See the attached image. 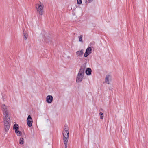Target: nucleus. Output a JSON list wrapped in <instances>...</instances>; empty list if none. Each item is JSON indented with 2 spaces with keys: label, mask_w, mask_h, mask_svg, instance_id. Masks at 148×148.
I'll use <instances>...</instances> for the list:
<instances>
[{
  "label": "nucleus",
  "mask_w": 148,
  "mask_h": 148,
  "mask_svg": "<svg viewBox=\"0 0 148 148\" xmlns=\"http://www.w3.org/2000/svg\"><path fill=\"white\" fill-rule=\"evenodd\" d=\"M24 142V140L23 138H21L20 139L19 143L20 144H23Z\"/></svg>",
  "instance_id": "nucleus-15"
},
{
  "label": "nucleus",
  "mask_w": 148,
  "mask_h": 148,
  "mask_svg": "<svg viewBox=\"0 0 148 148\" xmlns=\"http://www.w3.org/2000/svg\"><path fill=\"white\" fill-rule=\"evenodd\" d=\"M92 49L91 47H89L86 50V51H87L89 54L91 53Z\"/></svg>",
  "instance_id": "nucleus-13"
},
{
  "label": "nucleus",
  "mask_w": 148,
  "mask_h": 148,
  "mask_svg": "<svg viewBox=\"0 0 148 148\" xmlns=\"http://www.w3.org/2000/svg\"><path fill=\"white\" fill-rule=\"evenodd\" d=\"M83 54V52L82 50L78 51L76 52V54L79 57H81Z\"/></svg>",
  "instance_id": "nucleus-9"
},
{
  "label": "nucleus",
  "mask_w": 148,
  "mask_h": 148,
  "mask_svg": "<svg viewBox=\"0 0 148 148\" xmlns=\"http://www.w3.org/2000/svg\"><path fill=\"white\" fill-rule=\"evenodd\" d=\"M1 109L3 111V116H9L8 113L7 106L5 104H2L1 106Z\"/></svg>",
  "instance_id": "nucleus-5"
},
{
  "label": "nucleus",
  "mask_w": 148,
  "mask_h": 148,
  "mask_svg": "<svg viewBox=\"0 0 148 148\" xmlns=\"http://www.w3.org/2000/svg\"><path fill=\"white\" fill-rule=\"evenodd\" d=\"M69 131H63V140L65 145V148H67V143L69 137Z\"/></svg>",
  "instance_id": "nucleus-3"
},
{
  "label": "nucleus",
  "mask_w": 148,
  "mask_h": 148,
  "mask_svg": "<svg viewBox=\"0 0 148 148\" xmlns=\"http://www.w3.org/2000/svg\"><path fill=\"white\" fill-rule=\"evenodd\" d=\"M35 6L38 12L40 15L42 16L43 15V6L42 5L41 3L39 1V3L35 4Z\"/></svg>",
  "instance_id": "nucleus-4"
},
{
  "label": "nucleus",
  "mask_w": 148,
  "mask_h": 148,
  "mask_svg": "<svg viewBox=\"0 0 148 148\" xmlns=\"http://www.w3.org/2000/svg\"><path fill=\"white\" fill-rule=\"evenodd\" d=\"M93 0H85V2L86 3H89L91 2Z\"/></svg>",
  "instance_id": "nucleus-19"
},
{
  "label": "nucleus",
  "mask_w": 148,
  "mask_h": 148,
  "mask_svg": "<svg viewBox=\"0 0 148 148\" xmlns=\"http://www.w3.org/2000/svg\"><path fill=\"white\" fill-rule=\"evenodd\" d=\"M99 114L100 116V118L101 119H103V113L101 112H100Z\"/></svg>",
  "instance_id": "nucleus-18"
},
{
  "label": "nucleus",
  "mask_w": 148,
  "mask_h": 148,
  "mask_svg": "<svg viewBox=\"0 0 148 148\" xmlns=\"http://www.w3.org/2000/svg\"><path fill=\"white\" fill-rule=\"evenodd\" d=\"M48 103H51V102H48Z\"/></svg>",
  "instance_id": "nucleus-23"
},
{
  "label": "nucleus",
  "mask_w": 148,
  "mask_h": 148,
  "mask_svg": "<svg viewBox=\"0 0 148 148\" xmlns=\"http://www.w3.org/2000/svg\"><path fill=\"white\" fill-rule=\"evenodd\" d=\"M85 69L84 67H81L76 78L77 82L79 83L82 81L84 76Z\"/></svg>",
  "instance_id": "nucleus-2"
},
{
  "label": "nucleus",
  "mask_w": 148,
  "mask_h": 148,
  "mask_svg": "<svg viewBox=\"0 0 148 148\" xmlns=\"http://www.w3.org/2000/svg\"><path fill=\"white\" fill-rule=\"evenodd\" d=\"M27 124L29 127H31L33 123L32 119L30 115H29L27 118Z\"/></svg>",
  "instance_id": "nucleus-6"
},
{
  "label": "nucleus",
  "mask_w": 148,
  "mask_h": 148,
  "mask_svg": "<svg viewBox=\"0 0 148 148\" xmlns=\"http://www.w3.org/2000/svg\"><path fill=\"white\" fill-rule=\"evenodd\" d=\"M23 37L25 40H26L27 39V34L25 32V30L24 29L23 31Z\"/></svg>",
  "instance_id": "nucleus-14"
},
{
  "label": "nucleus",
  "mask_w": 148,
  "mask_h": 148,
  "mask_svg": "<svg viewBox=\"0 0 148 148\" xmlns=\"http://www.w3.org/2000/svg\"><path fill=\"white\" fill-rule=\"evenodd\" d=\"M15 132L17 135L18 136H21L22 135L21 132V131H19L18 130H15Z\"/></svg>",
  "instance_id": "nucleus-12"
},
{
  "label": "nucleus",
  "mask_w": 148,
  "mask_h": 148,
  "mask_svg": "<svg viewBox=\"0 0 148 148\" xmlns=\"http://www.w3.org/2000/svg\"><path fill=\"white\" fill-rule=\"evenodd\" d=\"M19 129V126L18 124H15L14 125L13 129L15 130H17Z\"/></svg>",
  "instance_id": "nucleus-11"
},
{
  "label": "nucleus",
  "mask_w": 148,
  "mask_h": 148,
  "mask_svg": "<svg viewBox=\"0 0 148 148\" xmlns=\"http://www.w3.org/2000/svg\"><path fill=\"white\" fill-rule=\"evenodd\" d=\"M67 131H69L68 127L66 125H65L64 129V131L67 132Z\"/></svg>",
  "instance_id": "nucleus-16"
},
{
  "label": "nucleus",
  "mask_w": 148,
  "mask_h": 148,
  "mask_svg": "<svg viewBox=\"0 0 148 148\" xmlns=\"http://www.w3.org/2000/svg\"><path fill=\"white\" fill-rule=\"evenodd\" d=\"M103 110V109L101 108L99 109V111L100 112H101V111H102Z\"/></svg>",
  "instance_id": "nucleus-22"
},
{
  "label": "nucleus",
  "mask_w": 148,
  "mask_h": 148,
  "mask_svg": "<svg viewBox=\"0 0 148 148\" xmlns=\"http://www.w3.org/2000/svg\"><path fill=\"white\" fill-rule=\"evenodd\" d=\"M82 0H77V3L78 4H81L82 3Z\"/></svg>",
  "instance_id": "nucleus-21"
},
{
  "label": "nucleus",
  "mask_w": 148,
  "mask_h": 148,
  "mask_svg": "<svg viewBox=\"0 0 148 148\" xmlns=\"http://www.w3.org/2000/svg\"><path fill=\"white\" fill-rule=\"evenodd\" d=\"M4 126L5 131H8L10 127V116H3Z\"/></svg>",
  "instance_id": "nucleus-1"
},
{
  "label": "nucleus",
  "mask_w": 148,
  "mask_h": 148,
  "mask_svg": "<svg viewBox=\"0 0 148 148\" xmlns=\"http://www.w3.org/2000/svg\"><path fill=\"white\" fill-rule=\"evenodd\" d=\"M53 99V97L51 95H48L46 97V102H52Z\"/></svg>",
  "instance_id": "nucleus-8"
},
{
  "label": "nucleus",
  "mask_w": 148,
  "mask_h": 148,
  "mask_svg": "<svg viewBox=\"0 0 148 148\" xmlns=\"http://www.w3.org/2000/svg\"><path fill=\"white\" fill-rule=\"evenodd\" d=\"M90 54L88 53L87 52V51H86L85 52V53H84V56L85 57H87Z\"/></svg>",
  "instance_id": "nucleus-20"
},
{
  "label": "nucleus",
  "mask_w": 148,
  "mask_h": 148,
  "mask_svg": "<svg viewBox=\"0 0 148 148\" xmlns=\"http://www.w3.org/2000/svg\"><path fill=\"white\" fill-rule=\"evenodd\" d=\"M83 37V36L82 35H81L79 37V42H81L82 43L83 42V41L82 40Z\"/></svg>",
  "instance_id": "nucleus-17"
},
{
  "label": "nucleus",
  "mask_w": 148,
  "mask_h": 148,
  "mask_svg": "<svg viewBox=\"0 0 148 148\" xmlns=\"http://www.w3.org/2000/svg\"><path fill=\"white\" fill-rule=\"evenodd\" d=\"M110 77V75H106L105 79V82L106 83L109 84V78Z\"/></svg>",
  "instance_id": "nucleus-10"
},
{
  "label": "nucleus",
  "mask_w": 148,
  "mask_h": 148,
  "mask_svg": "<svg viewBox=\"0 0 148 148\" xmlns=\"http://www.w3.org/2000/svg\"><path fill=\"white\" fill-rule=\"evenodd\" d=\"M92 70L90 68H87L85 70V73L87 75H90L91 74Z\"/></svg>",
  "instance_id": "nucleus-7"
}]
</instances>
